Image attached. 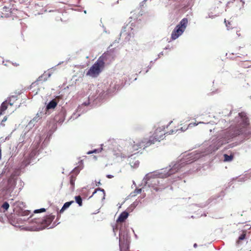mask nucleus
<instances>
[{"label": "nucleus", "instance_id": "1", "mask_svg": "<svg viewBox=\"0 0 251 251\" xmlns=\"http://www.w3.org/2000/svg\"><path fill=\"white\" fill-rule=\"evenodd\" d=\"M156 135H154L153 137H151L149 140L144 138L136 142H133V144L131 145V147H129L128 151H129L128 156H132L133 154H135L134 151H137L139 149L142 148H146L151 145V144H154L156 141Z\"/></svg>", "mask_w": 251, "mask_h": 251}, {"label": "nucleus", "instance_id": "2", "mask_svg": "<svg viewBox=\"0 0 251 251\" xmlns=\"http://www.w3.org/2000/svg\"><path fill=\"white\" fill-rule=\"evenodd\" d=\"M104 61L105 57L104 56H101L100 57L87 72L86 75L92 77H97L104 67Z\"/></svg>", "mask_w": 251, "mask_h": 251}, {"label": "nucleus", "instance_id": "3", "mask_svg": "<svg viewBox=\"0 0 251 251\" xmlns=\"http://www.w3.org/2000/svg\"><path fill=\"white\" fill-rule=\"evenodd\" d=\"M188 20L187 18L182 19L176 26L171 34V39L176 40L182 34L187 26Z\"/></svg>", "mask_w": 251, "mask_h": 251}, {"label": "nucleus", "instance_id": "4", "mask_svg": "<svg viewBox=\"0 0 251 251\" xmlns=\"http://www.w3.org/2000/svg\"><path fill=\"white\" fill-rule=\"evenodd\" d=\"M130 237L125 232L119 234V247L120 251H129Z\"/></svg>", "mask_w": 251, "mask_h": 251}, {"label": "nucleus", "instance_id": "5", "mask_svg": "<svg viewBox=\"0 0 251 251\" xmlns=\"http://www.w3.org/2000/svg\"><path fill=\"white\" fill-rule=\"evenodd\" d=\"M238 126L240 131H244L249 126V121L246 113L241 112L239 113V119L238 120Z\"/></svg>", "mask_w": 251, "mask_h": 251}, {"label": "nucleus", "instance_id": "6", "mask_svg": "<svg viewBox=\"0 0 251 251\" xmlns=\"http://www.w3.org/2000/svg\"><path fill=\"white\" fill-rule=\"evenodd\" d=\"M145 182L149 187L154 188L156 190V184L157 182V174L155 173L148 174L145 177Z\"/></svg>", "mask_w": 251, "mask_h": 251}, {"label": "nucleus", "instance_id": "7", "mask_svg": "<svg viewBox=\"0 0 251 251\" xmlns=\"http://www.w3.org/2000/svg\"><path fill=\"white\" fill-rule=\"evenodd\" d=\"M58 71L56 69L52 68L45 71L44 74L39 78H49L50 77H55L58 76Z\"/></svg>", "mask_w": 251, "mask_h": 251}, {"label": "nucleus", "instance_id": "8", "mask_svg": "<svg viewBox=\"0 0 251 251\" xmlns=\"http://www.w3.org/2000/svg\"><path fill=\"white\" fill-rule=\"evenodd\" d=\"M237 133L236 134H231L230 133H227L225 135V137L224 139L220 140L218 144H219L218 146L215 149V150H217L219 149V148L223 145L225 144L228 142V141L236 136Z\"/></svg>", "mask_w": 251, "mask_h": 251}, {"label": "nucleus", "instance_id": "9", "mask_svg": "<svg viewBox=\"0 0 251 251\" xmlns=\"http://www.w3.org/2000/svg\"><path fill=\"white\" fill-rule=\"evenodd\" d=\"M232 54L235 55L237 57H241L243 56L247 55V52L244 47H238L234 49Z\"/></svg>", "mask_w": 251, "mask_h": 251}, {"label": "nucleus", "instance_id": "10", "mask_svg": "<svg viewBox=\"0 0 251 251\" xmlns=\"http://www.w3.org/2000/svg\"><path fill=\"white\" fill-rule=\"evenodd\" d=\"M12 9V8H9L6 6L3 7L1 11H0V17L7 18L11 16Z\"/></svg>", "mask_w": 251, "mask_h": 251}, {"label": "nucleus", "instance_id": "11", "mask_svg": "<svg viewBox=\"0 0 251 251\" xmlns=\"http://www.w3.org/2000/svg\"><path fill=\"white\" fill-rule=\"evenodd\" d=\"M52 220L50 217H46L44 219L40 220L38 222L41 224L40 229H44L48 226L51 223Z\"/></svg>", "mask_w": 251, "mask_h": 251}, {"label": "nucleus", "instance_id": "12", "mask_svg": "<svg viewBox=\"0 0 251 251\" xmlns=\"http://www.w3.org/2000/svg\"><path fill=\"white\" fill-rule=\"evenodd\" d=\"M23 12L21 10H18L17 8H13L12 9V15L11 16L14 18H23Z\"/></svg>", "mask_w": 251, "mask_h": 251}, {"label": "nucleus", "instance_id": "13", "mask_svg": "<svg viewBox=\"0 0 251 251\" xmlns=\"http://www.w3.org/2000/svg\"><path fill=\"white\" fill-rule=\"evenodd\" d=\"M97 193H99V198L103 200L104 199L105 197V192L104 190L103 189L98 188L96 189L95 191L93 193L92 196L90 197H92L94 196Z\"/></svg>", "mask_w": 251, "mask_h": 251}, {"label": "nucleus", "instance_id": "14", "mask_svg": "<svg viewBox=\"0 0 251 251\" xmlns=\"http://www.w3.org/2000/svg\"><path fill=\"white\" fill-rule=\"evenodd\" d=\"M128 213L126 211L123 212L119 216L118 219L117 220V223H122L124 222L128 217Z\"/></svg>", "mask_w": 251, "mask_h": 251}, {"label": "nucleus", "instance_id": "15", "mask_svg": "<svg viewBox=\"0 0 251 251\" xmlns=\"http://www.w3.org/2000/svg\"><path fill=\"white\" fill-rule=\"evenodd\" d=\"M76 175L74 173H71L69 176L70 183L71 185V188L72 190H74L75 187V182L76 180Z\"/></svg>", "mask_w": 251, "mask_h": 251}, {"label": "nucleus", "instance_id": "16", "mask_svg": "<svg viewBox=\"0 0 251 251\" xmlns=\"http://www.w3.org/2000/svg\"><path fill=\"white\" fill-rule=\"evenodd\" d=\"M57 104V102L55 100H51L47 105V110L54 108L56 106Z\"/></svg>", "mask_w": 251, "mask_h": 251}, {"label": "nucleus", "instance_id": "17", "mask_svg": "<svg viewBox=\"0 0 251 251\" xmlns=\"http://www.w3.org/2000/svg\"><path fill=\"white\" fill-rule=\"evenodd\" d=\"M7 105L8 104L6 101H5L2 103L0 106V115H2L3 112L7 109Z\"/></svg>", "mask_w": 251, "mask_h": 251}, {"label": "nucleus", "instance_id": "18", "mask_svg": "<svg viewBox=\"0 0 251 251\" xmlns=\"http://www.w3.org/2000/svg\"><path fill=\"white\" fill-rule=\"evenodd\" d=\"M74 201H72L65 203L63 207H62L61 209L60 210V212L62 213L65 209L68 208L71 205V204L74 203Z\"/></svg>", "mask_w": 251, "mask_h": 251}, {"label": "nucleus", "instance_id": "19", "mask_svg": "<svg viewBox=\"0 0 251 251\" xmlns=\"http://www.w3.org/2000/svg\"><path fill=\"white\" fill-rule=\"evenodd\" d=\"M142 192V188H137L130 194L131 197L136 196L137 195L141 194Z\"/></svg>", "mask_w": 251, "mask_h": 251}, {"label": "nucleus", "instance_id": "20", "mask_svg": "<svg viewBox=\"0 0 251 251\" xmlns=\"http://www.w3.org/2000/svg\"><path fill=\"white\" fill-rule=\"evenodd\" d=\"M246 236V231L245 230L243 231L242 234L239 237L238 239L236 241V244L239 245L240 243V241L243 240L245 239Z\"/></svg>", "mask_w": 251, "mask_h": 251}, {"label": "nucleus", "instance_id": "21", "mask_svg": "<svg viewBox=\"0 0 251 251\" xmlns=\"http://www.w3.org/2000/svg\"><path fill=\"white\" fill-rule=\"evenodd\" d=\"M224 161L229 162L233 160V157H234V155L232 154L230 155H228L226 154H225L224 155Z\"/></svg>", "mask_w": 251, "mask_h": 251}, {"label": "nucleus", "instance_id": "22", "mask_svg": "<svg viewBox=\"0 0 251 251\" xmlns=\"http://www.w3.org/2000/svg\"><path fill=\"white\" fill-rule=\"evenodd\" d=\"M75 201L78 203L79 206H81L82 205V201L81 197L80 196H75Z\"/></svg>", "mask_w": 251, "mask_h": 251}, {"label": "nucleus", "instance_id": "23", "mask_svg": "<svg viewBox=\"0 0 251 251\" xmlns=\"http://www.w3.org/2000/svg\"><path fill=\"white\" fill-rule=\"evenodd\" d=\"M1 207L4 209V211H5L7 210V209L9 208V204L7 202L5 201L2 204Z\"/></svg>", "mask_w": 251, "mask_h": 251}, {"label": "nucleus", "instance_id": "24", "mask_svg": "<svg viewBox=\"0 0 251 251\" xmlns=\"http://www.w3.org/2000/svg\"><path fill=\"white\" fill-rule=\"evenodd\" d=\"M250 63L249 61H244L243 63H242V66L243 67H245V68H248L250 66H251V65H249L248 63Z\"/></svg>", "mask_w": 251, "mask_h": 251}, {"label": "nucleus", "instance_id": "25", "mask_svg": "<svg viewBox=\"0 0 251 251\" xmlns=\"http://www.w3.org/2000/svg\"><path fill=\"white\" fill-rule=\"evenodd\" d=\"M221 12L220 11H218V12H217V13L214 15H210V14H209V18H213L214 17H216V16H219Z\"/></svg>", "mask_w": 251, "mask_h": 251}, {"label": "nucleus", "instance_id": "26", "mask_svg": "<svg viewBox=\"0 0 251 251\" xmlns=\"http://www.w3.org/2000/svg\"><path fill=\"white\" fill-rule=\"evenodd\" d=\"M198 124H197L196 123H190L188 126V127H192L193 126H197Z\"/></svg>", "mask_w": 251, "mask_h": 251}, {"label": "nucleus", "instance_id": "27", "mask_svg": "<svg viewBox=\"0 0 251 251\" xmlns=\"http://www.w3.org/2000/svg\"><path fill=\"white\" fill-rule=\"evenodd\" d=\"M198 124H197L196 123H190L188 126V127H192L193 126H197Z\"/></svg>", "mask_w": 251, "mask_h": 251}, {"label": "nucleus", "instance_id": "28", "mask_svg": "<svg viewBox=\"0 0 251 251\" xmlns=\"http://www.w3.org/2000/svg\"><path fill=\"white\" fill-rule=\"evenodd\" d=\"M99 152L98 150L95 149V150H94L93 151H88L87 152V154H90L93 153H97V152Z\"/></svg>", "mask_w": 251, "mask_h": 251}, {"label": "nucleus", "instance_id": "29", "mask_svg": "<svg viewBox=\"0 0 251 251\" xmlns=\"http://www.w3.org/2000/svg\"><path fill=\"white\" fill-rule=\"evenodd\" d=\"M166 133H167V132H166ZM166 134V133L163 134V133H161L160 135H159V139H158V140L159 142H160L161 140H163L164 138H163V135H165Z\"/></svg>", "mask_w": 251, "mask_h": 251}, {"label": "nucleus", "instance_id": "30", "mask_svg": "<svg viewBox=\"0 0 251 251\" xmlns=\"http://www.w3.org/2000/svg\"><path fill=\"white\" fill-rule=\"evenodd\" d=\"M96 181V186H99L101 185V183H100V181H99L98 182H97L96 181Z\"/></svg>", "mask_w": 251, "mask_h": 251}, {"label": "nucleus", "instance_id": "31", "mask_svg": "<svg viewBox=\"0 0 251 251\" xmlns=\"http://www.w3.org/2000/svg\"><path fill=\"white\" fill-rule=\"evenodd\" d=\"M106 177L108 178H112L113 177V176L110 175H107Z\"/></svg>", "mask_w": 251, "mask_h": 251}, {"label": "nucleus", "instance_id": "32", "mask_svg": "<svg viewBox=\"0 0 251 251\" xmlns=\"http://www.w3.org/2000/svg\"><path fill=\"white\" fill-rule=\"evenodd\" d=\"M39 210H40V212H45L46 211L45 208H41L39 209Z\"/></svg>", "mask_w": 251, "mask_h": 251}, {"label": "nucleus", "instance_id": "33", "mask_svg": "<svg viewBox=\"0 0 251 251\" xmlns=\"http://www.w3.org/2000/svg\"><path fill=\"white\" fill-rule=\"evenodd\" d=\"M41 212H40V210L39 209H37V210H35L34 211V213H40Z\"/></svg>", "mask_w": 251, "mask_h": 251}, {"label": "nucleus", "instance_id": "34", "mask_svg": "<svg viewBox=\"0 0 251 251\" xmlns=\"http://www.w3.org/2000/svg\"><path fill=\"white\" fill-rule=\"evenodd\" d=\"M7 120V117H4L3 119L2 120V122H5Z\"/></svg>", "mask_w": 251, "mask_h": 251}, {"label": "nucleus", "instance_id": "35", "mask_svg": "<svg viewBox=\"0 0 251 251\" xmlns=\"http://www.w3.org/2000/svg\"><path fill=\"white\" fill-rule=\"evenodd\" d=\"M236 33L239 36H240V33L239 32V31H236Z\"/></svg>", "mask_w": 251, "mask_h": 251}, {"label": "nucleus", "instance_id": "36", "mask_svg": "<svg viewBox=\"0 0 251 251\" xmlns=\"http://www.w3.org/2000/svg\"><path fill=\"white\" fill-rule=\"evenodd\" d=\"M172 171H171L170 173H168V174L167 175V176H169L170 175H171L172 174Z\"/></svg>", "mask_w": 251, "mask_h": 251}, {"label": "nucleus", "instance_id": "37", "mask_svg": "<svg viewBox=\"0 0 251 251\" xmlns=\"http://www.w3.org/2000/svg\"><path fill=\"white\" fill-rule=\"evenodd\" d=\"M160 175L158 174V177H160V176H159Z\"/></svg>", "mask_w": 251, "mask_h": 251}, {"label": "nucleus", "instance_id": "38", "mask_svg": "<svg viewBox=\"0 0 251 251\" xmlns=\"http://www.w3.org/2000/svg\"><path fill=\"white\" fill-rule=\"evenodd\" d=\"M181 130L184 131L183 129H182V127H181Z\"/></svg>", "mask_w": 251, "mask_h": 251}, {"label": "nucleus", "instance_id": "39", "mask_svg": "<svg viewBox=\"0 0 251 251\" xmlns=\"http://www.w3.org/2000/svg\"><path fill=\"white\" fill-rule=\"evenodd\" d=\"M211 14H212V12H211ZM209 14H210V15H211L210 14V13H209Z\"/></svg>", "mask_w": 251, "mask_h": 251}]
</instances>
